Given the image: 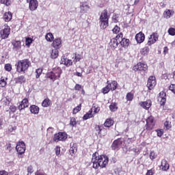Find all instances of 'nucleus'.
Returning <instances> with one entry per match:
<instances>
[{
    "label": "nucleus",
    "mask_w": 175,
    "mask_h": 175,
    "mask_svg": "<svg viewBox=\"0 0 175 175\" xmlns=\"http://www.w3.org/2000/svg\"><path fill=\"white\" fill-rule=\"evenodd\" d=\"M16 150L18 155H23L25 152V144L24 142H19L17 143Z\"/></svg>",
    "instance_id": "423d86ee"
},
{
    "label": "nucleus",
    "mask_w": 175,
    "mask_h": 175,
    "mask_svg": "<svg viewBox=\"0 0 175 175\" xmlns=\"http://www.w3.org/2000/svg\"><path fill=\"white\" fill-rule=\"evenodd\" d=\"M92 162L93 163L94 169H98V167L100 166L99 163H96V161H95V159H92Z\"/></svg>",
    "instance_id": "09e8293b"
},
{
    "label": "nucleus",
    "mask_w": 175,
    "mask_h": 175,
    "mask_svg": "<svg viewBox=\"0 0 175 175\" xmlns=\"http://www.w3.org/2000/svg\"><path fill=\"white\" fill-rule=\"evenodd\" d=\"M163 135V131L162 130H158L157 131V136L159 137H161Z\"/></svg>",
    "instance_id": "680f3d73"
},
{
    "label": "nucleus",
    "mask_w": 175,
    "mask_h": 175,
    "mask_svg": "<svg viewBox=\"0 0 175 175\" xmlns=\"http://www.w3.org/2000/svg\"><path fill=\"white\" fill-rule=\"evenodd\" d=\"M139 105L142 107H143V109L148 110V109L151 107L152 102L151 100H148L146 101L141 102Z\"/></svg>",
    "instance_id": "4be33fe9"
},
{
    "label": "nucleus",
    "mask_w": 175,
    "mask_h": 175,
    "mask_svg": "<svg viewBox=\"0 0 175 175\" xmlns=\"http://www.w3.org/2000/svg\"><path fill=\"white\" fill-rule=\"evenodd\" d=\"M31 66V61L29 59H24L18 62L16 64V70L19 73L21 72H25Z\"/></svg>",
    "instance_id": "f03ea898"
},
{
    "label": "nucleus",
    "mask_w": 175,
    "mask_h": 175,
    "mask_svg": "<svg viewBox=\"0 0 175 175\" xmlns=\"http://www.w3.org/2000/svg\"><path fill=\"white\" fill-rule=\"evenodd\" d=\"M59 54V51H58V49H55L52 50L51 53V57L53 59H55V58H58Z\"/></svg>",
    "instance_id": "bb28decb"
},
{
    "label": "nucleus",
    "mask_w": 175,
    "mask_h": 175,
    "mask_svg": "<svg viewBox=\"0 0 175 175\" xmlns=\"http://www.w3.org/2000/svg\"><path fill=\"white\" fill-rule=\"evenodd\" d=\"M100 24L102 29H105L109 27V16L107 15V10H105L102 12L100 16Z\"/></svg>",
    "instance_id": "7ed1b4c3"
},
{
    "label": "nucleus",
    "mask_w": 175,
    "mask_h": 175,
    "mask_svg": "<svg viewBox=\"0 0 175 175\" xmlns=\"http://www.w3.org/2000/svg\"><path fill=\"white\" fill-rule=\"evenodd\" d=\"M53 47L58 50V49H61L62 47V40L61 38H56L53 42Z\"/></svg>",
    "instance_id": "6ab92c4d"
},
{
    "label": "nucleus",
    "mask_w": 175,
    "mask_h": 175,
    "mask_svg": "<svg viewBox=\"0 0 175 175\" xmlns=\"http://www.w3.org/2000/svg\"><path fill=\"white\" fill-rule=\"evenodd\" d=\"M80 59H81V55H76L75 60H74L75 64H76V62H79V61H80Z\"/></svg>",
    "instance_id": "5fc2aeb1"
},
{
    "label": "nucleus",
    "mask_w": 175,
    "mask_h": 175,
    "mask_svg": "<svg viewBox=\"0 0 175 175\" xmlns=\"http://www.w3.org/2000/svg\"><path fill=\"white\" fill-rule=\"evenodd\" d=\"M70 148L69 152L70 155L73 157V155H75V154L77 152V145L76 144L71 143L70 144Z\"/></svg>",
    "instance_id": "412c9836"
},
{
    "label": "nucleus",
    "mask_w": 175,
    "mask_h": 175,
    "mask_svg": "<svg viewBox=\"0 0 175 175\" xmlns=\"http://www.w3.org/2000/svg\"><path fill=\"white\" fill-rule=\"evenodd\" d=\"M119 43L121 44V46H123V47H128V46H129V39L123 38L122 33H120Z\"/></svg>",
    "instance_id": "9d476101"
},
{
    "label": "nucleus",
    "mask_w": 175,
    "mask_h": 175,
    "mask_svg": "<svg viewBox=\"0 0 175 175\" xmlns=\"http://www.w3.org/2000/svg\"><path fill=\"white\" fill-rule=\"evenodd\" d=\"M73 64V62L71 59H66V66H71Z\"/></svg>",
    "instance_id": "8fccbe9b"
},
{
    "label": "nucleus",
    "mask_w": 175,
    "mask_h": 175,
    "mask_svg": "<svg viewBox=\"0 0 175 175\" xmlns=\"http://www.w3.org/2000/svg\"><path fill=\"white\" fill-rule=\"evenodd\" d=\"M42 106L43 107H49L50 106V99L45 98L42 103Z\"/></svg>",
    "instance_id": "473e14b6"
},
{
    "label": "nucleus",
    "mask_w": 175,
    "mask_h": 175,
    "mask_svg": "<svg viewBox=\"0 0 175 175\" xmlns=\"http://www.w3.org/2000/svg\"><path fill=\"white\" fill-rule=\"evenodd\" d=\"M16 110H17L16 106L11 105L10 107V116H12V117H14V113H16Z\"/></svg>",
    "instance_id": "7c9ffc66"
},
{
    "label": "nucleus",
    "mask_w": 175,
    "mask_h": 175,
    "mask_svg": "<svg viewBox=\"0 0 175 175\" xmlns=\"http://www.w3.org/2000/svg\"><path fill=\"white\" fill-rule=\"evenodd\" d=\"M90 10V5L87 4L86 3H83L82 5H81V11H82L83 13H87Z\"/></svg>",
    "instance_id": "a878e982"
},
{
    "label": "nucleus",
    "mask_w": 175,
    "mask_h": 175,
    "mask_svg": "<svg viewBox=\"0 0 175 175\" xmlns=\"http://www.w3.org/2000/svg\"><path fill=\"white\" fill-rule=\"evenodd\" d=\"M76 91H80L81 90V86L80 84H76L75 87Z\"/></svg>",
    "instance_id": "13d9d810"
},
{
    "label": "nucleus",
    "mask_w": 175,
    "mask_h": 175,
    "mask_svg": "<svg viewBox=\"0 0 175 175\" xmlns=\"http://www.w3.org/2000/svg\"><path fill=\"white\" fill-rule=\"evenodd\" d=\"M30 111L32 114H39V107L36 105H32L30 107Z\"/></svg>",
    "instance_id": "c85d7f7f"
},
{
    "label": "nucleus",
    "mask_w": 175,
    "mask_h": 175,
    "mask_svg": "<svg viewBox=\"0 0 175 175\" xmlns=\"http://www.w3.org/2000/svg\"><path fill=\"white\" fill-rule=\"evenodd\" d=\"M27 172L30 173V174H31V173H33V167H32V165H30L27 167Z\"/></svg>",
    "instance_id": "4d7b16f0"
},
{
    "label": "nucleus",
    "mask_w": 175,
    "mask_h": 175,
    "mask_svg": "<svg viewBox=\"0 0 175 175\" xmlns=\"http://www.w3.org/2000/svg\"><path fill=\"white\" fill-rule=\"evenodd\" d=\"M0 3H3L6 6L10 5V0H0Z\"/></svg>",
    "instance_id": "de8ad7c7"
},
{
    "label": "nucleus",
    "mask_w": 175,
    "mask_h": 175,
    "mask_svg": "<svg viewBox=\"0 0 175 175\" xmlns=\"http://www.w3.org/2000/svg\"><path fill=\"white\" fill-rule=\"evenodd\" d=\"M114 124V121L111 119H107L105 122L104 123V126L107 128H110Z\"/></svg>",
    "instance_id": "c756f323"
},
{
    "label": "nucleus",
    "mask_w": 175,
    "mask_h": 175,
    "mask_svg": "<svg viewBox=\"0 0 175 175\" xmlns=\"http://www.w3.org/2000/svg\"><path fill=\"white\" fill-rule=\"evenodd\" d=\"M170 168V165H169V163H167V161L165 159H162L160 169L163 172H167Z\"/></svg>",
    "instance_id": "f8f14e48"
},
{
    "label": "nucleus",
    "mask_w": 175,
    "mask_h": 175,
    "mask_svg": "<svg viewBox=\"0 0 175 175\" xmlns=\"http://www.w3.org/2000/svg\"><path fill=\"white\" fill-rule=\"evenodd\" d=\"M109 109H110L111 111H116V110H117L118 109V107H117V103H112L109 105Z\"/></svg>",
    "instance_id": "f704fd0d"
},
{
    "label": "nucleus",
    "mask_w": 175,
    "mask_h": 175,
    "mask_svg": "<svg viewBox=\"0 0 175 175\" xmlns=\"http://www.w3.org/2000/svg\"><path fill=\"white\" fill-rule=\"evenodd\" d=\"M167 51H169V49L167 48V46H165L163 49L164 54H167Z\"/></svg>",
    "instance_id": "e2e57ef3"
},
{
    "label": "nucleus",
    "mask_w": 175,
    "mask_h": 175,
    "mask_svg": "<svg viewBox=\"0 0 175 175\" xmlns=\"http://www.w3.org/2000/svg\"><path fill=\"white\" fill-rule=\"evenodd\" d=\"M122 144V139L119 138L118 139H116L113 141L112 144V150H117V148H120L121 147V145Z\"/></svg>",
    "instance_id": "f3484780"
},
{
    "label": "nucleus",
    "mask_w": 175,
    "mask_h": 175,
    "mask_svg": "<svg viewBox=\"0 0 175 175\" xmlns=\"http://www.w3.org/2000/svg\"><path fill=\"white\" fill-rule=\"evenodd\" d=\"M6 80H8V78L1 77L0 80V87H6V84H7Z\"/></svg>",
    "instance_id": "2f4dec72"
},
{
    "label": "nucleus",
    "mask_w": 175,
    "mask_h": 175,
    "mask_svg": "<svg viewBox=\"0 0 175 175\" xmlns=\"http://www.w3.org/2000/svg\"><path fill=\"white\" fill-rule=\"evenodd\" d=\"M1 39H8L9 35H10V27L8 25H5L4 28L0 32Z\"/></svg>",
    "instance_id": "0eeeda50"
},
{
    "label": "nucleus",
    "mask_w": 175,
    "mask_h": 175,
    "mask_svg": "<svg viewBox=\"0 0 175 175\" xmlns=\"http://www.w3.org/2000/svg\"><path fill=\"white\" fill-rule=\"evenodd\" d=\"M32 43V39L31 38H27L25 41L26 46H29Z\"/></svg>",
    "instance_id": "6e6d98bb"
},
{
    "label": "nucleus",
    "mask_w": 175,
    "mask_h": 175,
    "mask_svg": "<svg viewBox=\"0 0 175 175\" xmlns=\"http://www.w3.org/2000/svg\"><path fill=\"white\" fill-rule=\"evenodd\" d=\"M146 39V36L142 31L135 35V40L137 43H143Z\"/></svg>",
    "instance_id": "dca6fc26"
},
{
    "label": "nucleus",
    "mask_w": 175,
    "mask_h": 175,
    "mask_svg": "<svg viewBox=\"0 0 175 175\" xmlns=\"http://www.w3.org/2000/svg\"><path fill=\"white\" fill-rule=\"evenodd\" d=\"M158 38H159V36L157 33H153L152 35H150L148 41V46L154 44V43H155L157 40H158Z\"/></svg>",
    "instance_id": "9b49d317"
},
{
    "label": "nucleus",
    "mask_w": 175,
    "mask_h": 175,
    "mask_svg": "<svg viewBox=\"0 0 175 175\" xmlns=\"http://www.w3.org/2000/svg\"><path fill=\"white\" fill-rule=\"evenodd\" d=\"M149 49L148 47H144L141 50V54L142 55H147L148 54Z\"/></svg>",
    "instance_id": "ea45409f"
},
{
    "label": "nucleus",
    "mask_w": 175,
    "mask_h": 175,
    "mask_svg": "<svg viewBox=\"0 0 175 175\" xmlns=\"http://www.w3.org/2000/svg\"><path fill=\"white\" fill-rule=\"evenodd\" d=\"M117 85H118V83L116 81H113L111 83L107 81V86L111 91H116L117 90Z\"/></svg>",
    "instance_id": "b1692460"
},
{
    "label": "nucleus",
    "mask_w": 175,
    "mask_h": 175,
    "mask_svg": "<svg viewBox=\"0 0 175 175\" xmlns=\"http://www.w3.org/2000/svg\"><path fill=\"white\" fill-rule=\"evenodd\" d=\"M66 139H68V135H66V133H59L55 134L53 137V141L57 143V142L66 140Z\"/></svg>",
    "instance_id": "6e6552de"
},
{
    "label": "nucleus",
    "mask_w": 175,
    "mask_h": 175,
    "mask_svg": "<svg viewBox=\"0 0 175 175\" xmlns=\"http://www.w3.org/2000/svg\"><path fill=\"white\" fill-rule=\"evenodd\" d=\"M157 85V81H155V77L151 76L148 80L147 87L148 90H152L154 87Z\"/></svg>",
    "instance_id": "1a4fd4ad"
},
{
    "label": "nucleus",
    "mask_w": 175,
    "mask_h": 175,
    "mask_svg": "<svg viewBox=\"0 0 175 175\" xmlns=\"http://www.w3.org/2000/svg\"><path fill=\"white\" fill-rule=\"evenodd\" d=\"M12 12H5L3 15V18L5 21H6L7 23H8V21H10V20H12Z\"/></svg>",
    "instance_id": "cd10ccee"
},
{
    "label": "nucleus",
    "mask_w": 175,
    "mask_h": 175,
    "mask_svg": "<svg viewBox=\"0 0 175 175\" xmlns=\"http://www.w3.org/2000/svg\"><path fill=\"white\" fill-rule=\"evenodd\" d=\"M95 129L96 131V135H100V132H102V128L99 125L95 126Z\"/></svg>",
    "instance_id": "a19ab883"
},
{
    "label": "nucleus",
    "mask_w": 175,
    "mask_h": 175,
    "mask_svg": "<svg viewBox=\"0 0 175 175\" xmlns=\"http://www.w3.org/2000/svg\"><path fill=\"white\" fill-rule=\"evenodd\" d=\"M168 33L169 35H171V36H174L175 35V29L174 28H170L168 29Z\"/></svg>",
    "instance_id": "37998d69"
},
{
    "label": "nucleus",
    "mask_w": 175,
    "mask_h": 175,
    "mask_svg": "<svg viewBox=\"0 0 175 175\" xmlns=\"http://www.w3.org/2000/svg\"><path fill=\"white\" fill-rule=\"evenodd\" d=\"M61 73H62V70L61 68H57L51 72H49L46 76L47 78L52 80V81H55V80H58V79L61 77Z\"/></svg>",
    "instance_id": "20e7f679"
},
{
    "label": "nucleus",
    "mask_w": 175,
    "mask_h": 175,
    "mask_svg": "<svg viewBox=\"0 0 175 175\" xmlns=\"http://www.w3.org/2000/svg\"><path fill=\"white\" fill-rule=\"evenodd\" d=\"M120 34L117 35L116 38H112L109 43L110 46L116 49L118 47V44H120Z\"/></svg>",
    "instance_id": "4468645a"
},
{
    "label": "nucleus",
    "mask_w": 175,
    "mask_h": 175,
    "mask_svg": "<svg viewBox=\"0 0 175 175\" xmlns=\"http://www.w3.org/2000/svg\"><path fill=\"white\" fill-rule=\"evenodd\" d=\"M12 44L13 46L12 49L15 51H18V50H20V49H21V41L20 40L12 41Z\"/></svg>",
    "instance_id": "5701e85b"
},
{
    "label": "nucleus",
    "mask_w": 175,
    "mask_h": 175,
    "mask_svg": "<svg viewBox=\"0 0 175 175\" xmlns=\"http://www.w3.org/2000/svg\"><path fill=\"white\" fill-rule=\"evenodd\" d=\"M163 16L165 18H170L172 17V12L168 10L164 12Z\"/></svg>",
    "instance_id": "4c0bfd02"
},
{
    "label": "nucleus",
    "mask_w": 175,
    "mask_h": 175,
    "mask_svg": "<svg viewBox=\"0 0 175 175\" xmlns=\"http://www.w3.org/2000/svg\"><path fill=\"white\" fill-rule=\"evenodd\" d=\"M14 81L16 84H23V83H25L26 79L25 77L21 75L14 79Z\"/></svg>",
    "instance_id": "393cba45"
},
{
    "label": "nucleus",
    "mask_w": 175,
    "mask_h": 175,
    "mask_svg": "<svg viewBox=\"0 0 175 175\" xmlns=\"http://www.w3.org/2000/svg\"><path fill=\"white\" fill-rule=\"evenodd\" d=\"M28 106H29V103L28 102V99L27 98H24L21 101L19 106L18 107V110L21 111L23 109H25V107H28Z\"/></svg>",
    "instance_id": "aec40b11"
},
{
    "label": "nucleus",
    "mask_w": 175,
    "mask_h": 175,
    "mask_svg": "<svg viewBox=\"0 0 175 175\" xmlns=\"http://www.w3.org/2000/svg\"><path fill=\"white\" fill-rule=\"evenodd\" d=\"M60 64H62V65H66V58L62 57L61 59Z\"/></svg>",
    "instance_id": "052dcab7"
},
{
    "label": "nucleus",
    "mask_w": 175,
    "mask_h": 175,
    "mask_svg": "<svg viewBox=\"0 0 175 175\" xmlns=\"http://www.w3.org/2000/svg\"><path fill=\"white\" fill-rule=\"evenodd\" d=\"M43 70L42 68H38L36 70V78L39 79L40 75H42Z\"/></svg>",
    "instance_id": "e433bc0d"
},
{
    "label": "nucleus",
    "mask_w": 175,
    "mask_h": 175,
    "mask_svg": "<svg viewBox=\"0 0 175 175\" xmlns=\"http://www.w3.org/2000/svg\"><path fill=\"white\" fill-rule=\"evenodd\" d=\"M39 5L38 0H30L29 3V8L31 12L36 10L38 6Z\"/></svg>",
    "instance_id": "2eb2a0df"
},
{
    "label": "nucleus",
    "mask_w": 175,
    "mask_h": 175,
    "mask_svg": "<svg viewBox=\"0 0 175 175\" xmlns=\"http://www.w3.org/2000/svg\"><path fill=\"white\" fill-rule=\"evenodd\" d=\"M170 90L175 94V85L172 84L170 86Z\"/></svg>",
    "instance_id": "bf43d9fd"
},
{
    "label": "nucleus",
    "mask_w": 175,
    "mask_h": 175,
    "mask_svg": "<svg viewBox=\"0 0 175 175\" xmlns=\"http://www.w3.org/2000/svg\"><path fill=\"white\" fill-rule=\"evenodd\" d=\"M5 69L7 72H10V70H12V65H10V64H5Z\"/></svg>",
    "instance_id": "3c124183"
},
{
    "label": "nucleus",
    "mask_w": 175,
    "mask_h": 175,
    "mask_svg": "<svg viewBox=\"0 0 175 175\" xmlns=\"http://www.w3.org/2000/svg\"><path fill=\"white\" fill-rule=\"evenodd\" d=\"M164 125L167 128V129H169V128H170V126H169V122L167 121L164 123Z\"/></svg>",
    "instance_id": "0e129e2a"
},
{
    "label": "nucleus",
    "mask_w": 175,
    "mask_h": 175,
    "mask_svg": "<svg viewBox=\"0 0 175 175\" xmlns=\"http://www.w3.org/2000/svg\"><path fill=\"white\" fill-rule=\"evenodd\" d=\"M120 29H121L120 28V27L116 25L114 27V28L112 29V31H113V33H118V32H120Z\"/></svg>",
    "instance_id": "49530a36"
},
{
    "label": "nucleus",
    "mask_w": 175,
    "mask_h": 175,
    "mask_svg": "<svg viewBox=\"0 0 175 175\" xmlns=\"http://www.w3.org/2000/svg\"><path fill=\"white\" fill-rule=\"evenodd\" d=\"M110 92V88L107 85L102 90V92H103L104 94H108V92Z\"/></svg>",
    "instance_id": "c03bdc74"
},
{
    "label": "nucleus",
    "mask_w": 175,
    "mask_h": 175,
    "mask_svg": "<svg viewBox=\"0 0 175 175\" xmlns=\"http://www.w3.org/2000/svg\"><path fill=\"white\" fill-rule=\"evenodd\" d=\"M77 123L76 122V118H70V125L71 126H75V125L77 124Z\"/></svg>",
    "instance_id": "79ce46f5"
},
{
    "label": "nucleus",
    "mask_w": 175,
    "mask_h": 175,
    "mask_svg": "<svg viewBox=\"0 0 175 175\" xmlns=\"http://www.w3.org/2000/svg\"><path fill=\"white\" fill-rule=\"evenodd\" d=\"M126 99L127 100H132V99H133V95L132 93H128L126 94Z\"/></svg>",
    "instance_id": "864d4df0"
},
{
    "label": "nucleus",
    "mask_w": 175,
    "mask_h": 175,
    "mask_svg": "<svg viewBox=\"0 0 175 175\" xmlns=\"http://www.w3.org/2000/svg\"><path fill=\"white\" fill-rule=\"evenodd\" d=\"M0 175H8V172L6 171H0Z\"/></svg>",
    "instance_id": "69168bd1"
},
{
    "label": "nucleus",
    "mask_w": 175,
    "mask_h": 175,
    "mask_svg": "<svg viewBox=\"0 0 175 175\" xmlns=\"http://www.w3.org/2000/svg\"><path fill=\"white\" fill-rule=\"evenodd\" d=\"M80 110H81V104H79L77 107L74 108L72 113L77 114Z\"/></svg>",
    "instance_id": "58836bf2"
},
{
    "label": "nucleus",
    "mask_w": 175,
    "mask_h": 175,
    "mask_svg": "<svg viewBox=\"0 0 175 175\" xmlns=\"http://www.w3.org/2000/svg\"><path fill=\"white\" fill-rule=\"evenodd\" d=\"M166 93L163 92H161L159 93V96L158 98V100L159 102H160L161 106L165 105V103H166Z\"/></svg>",
    "instance_id": "a211bd4d"
},
{
    "label": "nucleus",
    "mask_w": 175,
    "mask_h": 175,
    "mask_svg": "<svg viewBox=\"0 0 175 175\" xmlns=\"http://www.w3.org/2000/svg\"><path fill=\"white\" fill-rule=\"evenodd\" d=\"M150 158L152 161H153V159H155L157 158V153H155L154 152H150Z\"/></svg>",
    "instance_id": "a18cd8bd"
},
{
    "label": "nucleus",
    "mask_w": 175,
    "mask_h": 175,
    "mask_svg": "<svg viewBox=\"0 0 175 175\" xmlns=\"http://www.w3.org/2000/svg\"><path fill=\"white\" fill-rule=\"evenodd\" d=\"M146 175H152V171L148 170L146 173Z\"/></svg>",
    "instance_id": "774afa93"
},
{
    "label": "nucleus",
    "mask_w": 175,
    "mask_h": 175,
    "mask_svg": "<svg viewBox=\"0 0 175 175\" xmlns=\"http://www.w3.org/2000/svg\"><path fill=\"white\" fill-rule=\"evenodd\" d=\"M55 150L56 155H59V154H61V148L59 146H56Z\"/></svg>",
    "instance_id": "603ef678"
},
{
    "label": "nucleus",
    "mask_w": 175,
    "mask_h": 175,
    "mask_svg": "<svg viewBox=\"0 0 175 175\" xmlns=\"http://www.w3.org/2000/svg\"><path fill=\"white\" fill-rule=\"evenodd\" d=\"M147 64L139 62L133 67V70H147Z\"/></svg>",
    "instance_id": "ddd939ff"
},
{
    "label": "nucleus",
    "mask_w": 175,
    "mask_h": 175,
    "mask_svg": "<svg viewBox=\"0 0 175 175\" xmlns=\"http://www.w3.org/2000/svg\"><path fill=\"white\" fill-rule=\"evenodd\" d=\"M36 175H46V174H44L43 172H36Z\"/></svg>",
    "instance_id": "338daca9"
},
{
    "label": "nucleus",
    "mask_w": 175,
    "mask_h": 175,
    "mask_svg": "<svg viewBox=\"0 0 175 175\" xmlns=\"http://www.w3.org/2000/svg\"><path fill=\"white\" fill-rule=\"evenodd\" d=\"M92 111L90 110L88 111V113L83 116V120H88V118H92Z\"/></svg>",
    "instance_id": "c9c22d12"
},
{
    "label": "nucleus",
    "mask_w": 175,
    "mask_h": 175,
    "mask_svg": "<svg viewBox=\"0 0 175 175\" xmlns=\"http://www.w3.org/2000/svg\"><path fill=\"white\" fill-rule=\"evenodd\" d=\"M155 126V120L154 119V116H150L146 120V125L145 128L147 131H151Z\"/></svg>",
    "instance_id": "39448f33"
},
{
    "label": "nucleus",
    "mask_w": 175,
    "mask_h": 175,
    "mask_svg": "<svg viewBox=\"0 0 175 175\" xmlns=\"http://www.w3.org/2000/svg\"><path fill=\"white\" fill-rule=\"evenodd\" d=\"M92 159H94L96 163H98L100 167H106V165L109 163V157L105 155H100L98 152L92 154Z\"/></svg>",
    "instance_id": "f257e3e1"
},
{
    "label": "nucleus",
    "mask_w": 175,
    "mask_h": 175,
    "mask_svg": "<svg viewBox=\"0 0 175 175\" xmlns=\"http://www.w3.org/2000/svg\"><path fill=\"white\" fill-rule=\"evenodd\" d=\"M46 40L47 42H51L54 39V36L51 33H49L45 36Z\"/></svg>",
    "instance_id": "72a5a7b5"
}]
</instances>
